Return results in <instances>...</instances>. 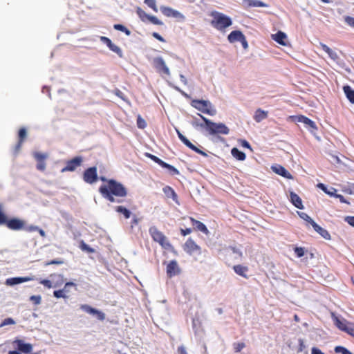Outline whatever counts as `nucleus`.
I'll return each mask as SVG.
<instances>
[{"label":"nucleus","mask_w":354,"mask_h":354,"mask_svg":"<svg viewBox=\"0 0 354 354\" xmlns=\"http://www.w3.org/2000/svg\"><path fill=\"white\" fill-rule=\"evenodd\" d=\"M100 180L106 183L102 185L99 188V192L102 196L111 203H120L113 196L117 197H125L127 195V189L124 186L113 179H106L104 176L100 177Z\"/></svg>","instance_id":"f257e3e1"},{"label":"nucleus","mask_w":354,"mask_h":354,"mask_svg":"<svg viewBox=\"0 0 354 354\" xmlns=\"http://www.w3.org/2000/svg\"><path fill=\"white\" fill-rule=\"evenodd\" d=\"M210 16L212 17V26L219 31H225L227 27L232 24V19L222 12L212 11Z\"/></svg>","instance_id":"f03ea898"},{"label":"nucleus","mask_w":354,"mask_h":354,"mask_svg":"<svg viewBox=\"0 0 354 354\" xmlns=\"http://www.w3.org/2000/svg\"><path fill=\"white\" fill-rule=\"evenodd\" d=\"M198 115L201 117L203 121L207 122V129L206 132L209 135H227L230 133V129L224 124V123H216L214 122L212 120L206 118L203 115L200 113Z\"/></svg>","instance_id":"7ed1b4c3"},{"label":"nucleus","mask_w":354,"mask_h":354,"mask_svg":"<svg viewBox=\"0 0 354 354\" xmlns=\"http://www.w3.org/2000/svg\"><path fill=\"white\" fill-rule=\"evenodd\" d=\"M191 105L202 113L212 116L216 113V110L209 100H193L191 102Z\"/></svg>","instance_id":"20e7f679"},{"label":"nucleus","mask_w":354,"mask_h":354,"mask_svg":"<svg viewBox=\"0 0 354 354\" xmlns=\"http://www.w3.org/2000/svg\"><path fill=\"white\" fill-rule=\"evenodd\" d=\"M149 231L153 240L158 242L162 248L165 249H169L171 248V245L167 240V237L160 231H159L156 227H151Z\"/></svg>","instance_id":"39448f33"},{"label":"nucleus","mask_w":354,"mask_h":354,"mask_svg":"<svg viewBox=\"0 0 354 354\" xmlns=\"http://www.w3.org/2000/svg\"><path fill=\"white\" fill-rule=\"evenodd\" d=\"M80 309L84 312L94 316L97 319L100 321H104L106 318V315L102 311L91 307L88 304H82Z\"/></svg>","instance_id":"423d86ee"},{"label":"nucleus","mask_w":354,"mask_h":354,"mask_svg":"<svg viewBox=\"0 0 354 354\" xmlns=\"http://www.w3.org/2000/svg\"><path fill=\"white\" fill-rule=\"evenodd\" d=\"M152 63L157 72L163 73L167 75H170V71L162 57H154Z\"/></svg>","instance_id":"0eeeda50"},{"label":"nucleus","mask_w":354,"mask_h":354,"mask_svg":"<svg viewBox=\"0 0 354 354\" xmlns=\"http://www.w3.org/2000/svg\"><path fill=\"white\" fill-rule=\"evenodd\" d=\"M177 135L178 138L180 140V141L185 145L187 147H189L190 149L194 151L197 153H199L205 157L207 156V153L202 150H201L199 148L194 145L185 136H183L179 130L176 129Z\"/></svg>","instance_id":"6e6552de"},{"label":"nucleus","mask_w":354,"mask_h":354,"mask_svg":"<svg viewBox=\"0 0 354 354\" xmlns=\"http://www.w3.org/2000/svg\"><path fill=\"white\" fill-rule=\"evenodd\" d=\"M83 179L86 183L89 184L95 183L97 180V168L92 167L86 169L83 174Z\"/></svg>","instance_id":"1a4fd4ad"},{"label":"nucleus","mask_w":354,"mask_h":354,"mask_svg":"<svg viewBox=\"0 0 354 354\" xmlns=\"http://www.w3.org/2000/svg\"><path fill=\"white\" fill-rule=\"evenodd\" d=\"M24 224L25 221L18 218H12L8 220L7 219L6 223V225L8 229L15 231L23 230L24 228Z\"/></svg>","instance_id":"9d476101"},{"label":"nucleus","mask_w":354,"mask_h":354,"mask_svg":"<svg viewBox=\"0 0 354 354\" xmlns=\"http://www.w3.org/2000/svg\"><path fill=\"white\" fill-rule=\"evenodd\" d=\"M184 250L190 255L195 252L201 253V248L191 238L188 239L185 242Z\"/></svg>","instance_id":"9b49d317"},{"label":"nucleus","mask_w":354,"mask_h":354,"mask_svg":"<svg viewBox=\"0 0 354 354\" xmlns=\"http://www.w3.org/2000/svg\"><path fill=\"white\" fill-rule=\"evenodd\" d=\"M82 162V158L80 156L73 158L66 162V165L62 169V172L73 171L75 170L77 167L80 166Z\"/></svg>","instance_id":"f8f14e48"},{"label":"nucleus","mask_w":354,"mask_h":354,"mask_svg":"<svg viewBox=\"0 0 354 354\" xmlns=\"http://www.w3.org/2000/svg\"><path fill=\"white\" fill-rule=\"evenodd\" d=\"M180 272V270L176 260H172L167 264V274L169 277H173Z\"/></svg>","instance_id":"ddd939ff"},{"label":"nucleus","mask_w":354,"mask_h":354,"mask_svg":"<svg viewBox=\"0 0 354 354\" xmlns=\"http://www.w3.org/2000/svg\"><path fill=\"white\" fill-rule=\"evenodd\" d=\"M13 344L17 345V348L24 353H30L32 351V346L30 343H26L21 339H15Z\"/></svg>","instance_id":"4468645a"},{"label":"nucleus","mask_w":354,"mask_h":354,"mask_svg":"<svg viewBox=\"0 0 354 354\" xmlns=\"http://www.w3.org/2000/svg\"><path fill=\"white\" fill-rule=\"evenodd\" d=\"M295 118L298 122L303 123L310 131H313L317 129L315 123L308 118L304 115H298Z\"/></svg>","instance_id":"2eb2a0df"},{"label":"nucleus","mask_w":354,"mask_h":354,"mask_svg":"<svg viewBox=\"0 0 354 354\" xmlns=\"http://www.w3.org/2000/svg\"><path fill=\"white\" fill-rule=\"evenodd\" d=\"M272 170L277 174H279L287 179H292L293 176L288 171L285 167L280 165H274L271 167Z\"/></svg>","instance_id":"dca6fc26"},{"label":"nucleus","mask_w":354,"mask_h":354,"mask_svg":"<svg viewBox=\"0 0 354 354\" xmlns=\"http://www.w3.org/2000/svg\"><path fill=\"white\" fill-rule=\"evenodd\" d=\"M32 279H33L32 277H11V278H8V279H7L6 280L5 284L7 285V286H15V285H17V284H19V283H21L30 281H31Z\"/></svg>","instance_id":"f3484780"},{"label":"nucleus","mask_w":354,"mask_h":354,"mask_svg":"<svg viewBox=\"0 0 354 354\" xmlns=\"http://www.w3.org/2000/svg\"><path fill=\"white\" fill-rule=\"evenodd\" d=\"M160 11L162 13L165 15L166 17H172L175 18L182 17L183 15L180 12L178 11L172 9L171 8L167 7V6H161L160 7Z\"/></svg>","instance_id":"a211bd4d"},{"label":"nucleus","mask_w":354,"mask_h":354,"mask_svg":"<svg viewBox=\"0 0 354 354\" xmlns=\"http://www.w3.org/2000/svg\"><path fill=\"white\" fill-rule=\"evenodd\" d=\"M289 199L292 204L298 209H304V205L301 198L294 192H290Z\"/></svg>","instance_id":"6ab92c4d"},{"label":"nucleus","mask_w":354,"mask_h":354,"mask_svg":"<svg viewBox=\"0 0 354 354\" xmlns=\"http://www.w3.org/2000/svg\"><path fill=\"white\" fill-rule=\"evenodd\" d=\"M272 38L278 44L282 46H286L287 35L281 31L277 32L276 34L272 35Z\"/></svg>","instance_id":"aec40b11"},{"label":"nucleus","mask_w":354,"mask_h":354,"mask_svg":"<svg viewBox=\"0 0 354 354\" xmlns=\"http://www.w3.org/2000/svg\"><path fill=\"white\" fill-rule=\"evenodd\" d=\"M189 219H190L192 224L195 227V228L197 230L202 232L203 233H204L206 235L209 234V232L208 229L207 228L205 225H204L202 222L197 221L192 217H190Z\"/></svg>","instance_id":"412c9836"},{"label":"nucleus","mask_w":354,"mask_h":354,"mask_svg":"<svg viewBox=\"0 0 354 354\" xmlns=\"http://www.w3.org/2000/svg\"><path fill=\"white\" fill-rule=\"evenodd\" d=\"M162 191L167 198H172L174 202L179 204L178 196L173 188L170 186H165L162 188Z\"/></svg>","instance_id":"4be33fe9"},{"label":"nucleus","mask_w":354,"mask_h":354,"mask_svg":"<svg viewBox=\"0 0 354 354\" xmlns=\"http://www.w3.org/2000/svg\"><path fill=\"white\" fill-rule=\"evenodd\" d=\"M244 37V35L240 30H234L231 32L227 36L229 42L234 43L236 41H241V39Z\"/></svg>","instance_id":"5701e85b"},{"label":"nucleus","mask_w":354,"mask_h":354,"mask_svg":"<svg viewBox=\"0 0 354 354\" xmlns=\"http://www.w3.org/2000/svg\"><path fill=\"white\" fill-rule=\"evenodd\" d=\"M320 46L322 47V50H324L329 57L333 59L335 62H337L339 59L338 55L335 51L330 48L327 45L320 43Z\"/></svg>","instance_id":"b1692460"},{"label":"nucleus","mask_w":354,"mask_h":354,"mask_svg":"<svg viewBox=\"0 0 354 354\" xmlns=\"http://www.w3.org/2000/svg\"><path fill=\"white\" fill-rule=\"evenodd\" d=\"M233 270L235 272L236 274H237L239 276H241L245 279L248 278V276L247 274L248 272V268L247 266H244L242 265H236L234 266Z\"/></svg>","instance_id":"393cba45"},{"label":"nucleus","mask_w":354,"mask_h":354,"mask_svg":"<svg viewBox=\"0 0 354 354\" xmlns=\"http://www.w3.org/2000/svg\"><path fill=\"white\" fill-rule=\"evenodd\" d=\"M243 5L247 7H268V5L259 0H243Z\"/></svg>","instance_id":"a878e982"},{"label":"nucleus","mask_w":354,"mask_h":354,"mask_svg":"<svg viewBox=\"0 0 354 354\" xmlns=\"http://www.w3.org/2000/svg\"><path fill=\"white\" fill-rule=\"evenodd\" d=\"M312 227L315 231L319 233L325 239L329 240L330 239V235L326 229L317 225L316 223H313Z\"/></svg>","instance_id":"bb28decb"},{"label":"nucleus","mask_w":354,"mask_h":354,"mask_svg":"<svg viewBox=\"0 0 354 354\" xmlns=\"http://www.w3.org/2000/svg\"><path fill=\"white\" fill-rule=\"evenodd\" d=\"M268 117V111H265L261 109H258L254 115V120L257 122H260L262 120H265Z\"/></svg>","instance_id":"cd10ccee"},{"label":"nucleus","mask_w":354,"mask_h":354,"mask_svg":"<svg viewBox=\"0 0 354 354\" xmlns=\"http://www.w3.org/2000/svg\"><path fill=\"white\" fill-rule=\"evenodd\" d=\"M191 124L195 129H201L206 131L207 126V122L204 121L202 122L198 118L196 117L193 118V120L191 121Z\"/></svg>","instance_id":"c85d7f7f"},{"label":"nucleus","mask_w":354,"mask_h":354,"mask_svg":"<svg viewBox=\"0 0 354 354\" xmlns=\"http://www.w3.org/2000/svg\"><path fill=\"white\" fill-rule=\"evenodd\" d=\"M344 92L349 100V102L352 104H354V90L351 88L350 86H344L343 87Z\"/></svg>","instance_id":"c756f323"},{"label":"nucleus","mask_w":354,"mask_h":354,"mask_svg":"<svg viewBox=\"0 0 354 354\" xmlns=\"http://www.w3.org/2000/svg\"><path fill=\"white\" fill-rule=\"evenodd\" d=\"M231 153L234 158L238 160H244L246 158L245 153L239 151L237 148L234 147L231 150Z\"/></svg>","instance_id":"7c9ffc66"},{"label":"nucleus","mask_w":354,"mask_h":354,"mask_svg":"<svg viewBox=\"0 0 354 354\" xmlns=\"http://www.w3.org/2000/svg\"><path fill=\"white\" fill-rule=\"evenodd\" d=\"M335 326L342 331H344L348 324L345 319H340L337 317L333 318Z\"/></svg>","instance_id":"2f4dec72"},{"label":"nucleus","mask_w":354,"mask_h":354,"mask_svg":"<svg viewBox=\"0 0 354 354\" xmlns=\"http://www.w3.org/2000/svg\"><path fill=\"white\" fill-rule=\"evenodd\" d=\"M317 187L319 188H320L322 191H324L326 194H327L328 195H329L330 196H334L337 192L336 189H335L333 187H330V189H328V187L323 183H319L317 185Z\"/></svg>","instance_id":"473e14b6"},{"label":"nucleus","mask_w":354,"mask_h":354,"mask_svg":"<svg viewBox=\"0 0 354 354\" xmlns=\"http://www.w3.org/2000/svg\"><path fill=\"white\" fill-rule=\"evenodd\" d=\"M27 132L25 128L20 129L19 131V142L16 146V150L18 151L21 146L24 139L26 137Z\"/></svg>","instance_id":"72a5a7b5"},{"label":"nucleus","mask_w":354,"mask_h":354,"mask_svg":"<svg viewBox=\"0 0 354 354\" xmlns=\"http://www.w3.org/2000/svg\"><path fill=\"white\" fill-rule=\"evenodd\" d=\"M115 211L123 214L125 218H129L131 217V212L124 207L117 206L115 207Z\"/></svg>","instance_id":"f704fd0d"},{"label":"nucleus","mask_w":354,"mask_h":354,"mask_svg":"<svg viewBox=\"0 0 354 354\" xmlns=\"http://www.w3.org/2000/svg\"><path fill=\"white\" fill-rule=\"evenodd\" d=\"M161 167L167 169L171 175H177L179 174V171L176 168L164 161L162 163Z\"/></svg>","instance_id":"c9c22d12"},{"label":"nucleus","mask_w":354,"mask_h":354,"mask_svg":"<svg viewBox=\"0 0 354 354\" xmlns=\"http://www.w3.org/2000/svg\"><path fill=\"white\" fill-rule=\"evenodd\" d=\"M297 214L301 218L309 223L311 225H313V223H315L306 213L297 212Z\"/></svg>","instance_id":"e433bc0d"},{"label":"nucleus","mask_w":354,"mask_h":354,"mask_svg":"<svg viewBox=\"0 0 354 354\" xmlns=\"http://www.w3.org/2000/svg\"><path fill=\"white\" fill-rule=\"evenodd\" d=\"M136 13L140 18V19L143 21H145V19H147L149 15L147 14L142 9H141L140 7H138L136 9Z\"/></svg>","instance_id":"4c0bfd02"},{"label":"nucleus","mask_w":354,"mask_h":354,"mask_svg":"<svg viewBox=\"0 0 354 354\" xmlns=\"http://www.w3.org/2000/svg\"><path fill=\"white\" fill-rule=\"evenodd\" d=\"M80 248L82 251H85L88 253H93L95 252L94 249L91 248L88 245H87L83 241H81Z\"/></svg>","instance_id":"58836bf2"},{"label":"nucleus","mask_w":354,"mask_h":354,"mask_svg":"<svg viewBox=\"0 0 354 354\" xmlns=\"http://www.w3.org/2000/svg\"><path fill=\"white\" fill-rule=\"evenodd\" d=\"M114 29L124 32L127 35H130L131 32L124 26L122 24H115L113 26Z\"/></svg>","instance_id":"ea45409f"},{"label":"nucleus","mask_w":354,"mask_h":354,"mask_svg":"<svg viewBox=\"0 0 354 354\" xmlns=\"http://www.w3.org/2000/svg\"><path fill=\"white\" fill-rule=\"evenodd\" d=\"M335 352L336 353L341 354H352V353L344 346H337L335 348Z\"/></svg>","instance_id":"a19ab883"},{"label":"nucleus","mask_w":354,"mask_h":354,"mask_svg":"<svg viewBox=\"0 0 354 354\" xmlns=\"http://www.w3.org/2000/svg\"><path fill=\"white\" fill-rule=\"evenodd\" d=\"M145 3L147 4L149 8H151L154 12H158V8L156 6V0H145Z\"/></svg>","instance_id":"79ce46f5"},{"label":"nucleus","mask_w":354,"mask_h":354,"mask_svg":"<svg viewBox=\"0 0 354 354\" xmlns=\"http://www.w3.org/2000/svg\"><path fill=\"white\" fill-rule=\"evenodd\" d=\"M232 346L234 351L239 353L245 347V344L244 342H234Z\"/></svg>","instance_id":"37998d69"},{"label":"nucleus","mask_w":354,"mask_h":354,"mask_svg":"<svg viewBox=\"0 0 354 354\" xmlns=\"http://www.w3.org/2000/svg\"><path fill=\"white\" fill-rule=\"evenodd\" d=\"M109 49L111 51L115 53L120 57H122V50H121V48L119 46H116L113 43L111 44Z\"/></svg>","instance_id":"c03bdc74"},{"label":"nucleus","mask_w":354,"mask_h":354,"mask_svg":"<svg viewBox=\"0 0 354 354\" xmlns=\"http://www.w3.org/2000/svg\"><path fill=\"white\" fill-rule=\"evenodd\" d=\"M33 156L37 162L45 160L47 158V155L39 152H35Z\"/></svg>","instance_id":"a18cd8bd"},{"label":"nucleus","mask_w":354,"mask_h":354,"mask_svg":"<svg viewBox=\"0 0 354 354\" xmlns=\"http://www.w3.org/2000/svg\"><path fill=\"white\" fill-rule=\"evenodd\" d=\"M15 323H16L15 321L12 318L8 317V318L5 319L1 323L0 328L3 327L7 325H14V324H15Z\"/></svg>","instance_id":"49530a36"},{"label":"nucleus","mask_w":354,"mask_h":354,"mask_svg":"<svg viewBox=\"0 0 354 354\" xmlns=\"http://www.w3.org/2000/svg\"><path fill=\"white\" fill-rule=\"evenodd\" d=\"M150 22H151L153 24L155 25H162L163 23L159 20L155 16H151L149 15L147 19Z\"/></svg>","instance_id":"de8ad7c7"},{"label":"nucleus","mask_w":354,"mask_h":354,"mask_svg":"<svg viewBox=\"0 0 354 354\" xmlns=\"http://www.w3.org/2000/svg\"><path fill=\"white\" fill-rule=\"evenodd\" d=\"M146 156L152 160H153L156 163L158 164L160 166H161L162 163L163 162V161L161 159H160L159 158L154 155L147 153Z\"/></svg>","instance_id":"09e8293b"},{"label":"nucleus","mask_w":354,"mask_h":354,"mask_svg":"<svg viewBox=\"0 0 354 354\" xmlns=\"http://www.w3.org/2000/svg\"><path fill=\"white\" fill-rule=\"evenodd\" d=\"M37 230H39L38 226L33 225L26 226V223L24 224V228L23 229V230H25L28 232H35L37 231Z\"/></svg>","instance_id":"8fccbe9b"},{"label":"nucleus","mask_w":354,"mask_h":354,"mask_svg":"<svg viewBox=\"0 0 354 354\" xmlns=\"http://www.w3.org/2000/svg\"><path fill=\"white\" fill-rule=\"evenodd\" d=\"M7 218L5 214L2 212V205H0V225H6Z\"/></svg>","instance_id":"3c124183"},{"label":"nucleus","mask_w":354,"mask_h":354,"mask_svg":"<svg viewBox=\"0 0 354 354\" xmlns=\"http://www.w3.org/2000/svg\"><path fill=\"white\" fill-rule=\"evenodd\" d=\"M53 295L56 298H67L68 297L64 294V290H58L53 292Z\"/></svg>","instance_id":"603ef678"},{"label":"nucleus","mask_w":354,"mask_h":354,"mask_svg":"<svg viewBox=\"0 0 354 354\" xmlns=\"http://www.w3.org/2000/svg\"><path fill=\"white\" fill-rule=\"evenodd\" d=\"M137 125L138 128L144 129L146 127L147 124L145 120H143L140 116H138L137 120Z\"/></svg>","instance_id":"864d4df0"},{"label":"nucleus","mask_w":354,"mask_h":354,"mask_svg":"<svg viewBox=\"0 0 354 354\" xmlns=\"http://www.w3.org/2000/svg\"><path fill=\"white\" fill-rule=\"evenodd\" d=\"M30 300L35 305H38L41 303V297L40 295H32L30 297Z\"/></svg>","instance_id":"5fc2aeb1"},{"label":"nucleus","mask_w":354,"mask_h":354,"mask_svg":"<svg viewBox=\"0 0 354 354\" xmlns=\"http://www.w3.org/2000/svg\"><path fill=\"white\" fill-rule=\"evenodd\" d=\"M344 21L348 24L349 26L354 28V17H350V16H346L344 17Z\"/></svg>","instance_id":"6e6d98bb"},{"label":"nucleus","mask_w":354,"mask_h":354,"mask_svg":"<svg viewBox=\"0 0 354 354\" xmlns=\"http://www.w3.org/2000/svg\"><path fill=\"white\" fill-rule=\"evenodd\" d=\"M100 39V41L102 42H103L104 44H106L109 48L111 47V44H113L111 40L106 37L101 36Z\"/></svg>","instance_id":"4d7b16f0"},{"label":"nucleus","mask_w":354,"mask_h":354,"mask_svg":"<svg viewBox=\"0 0 354 354\" xmlns=\"http://www.w3.org/2000/svg\"><path fill=\"white\" fill-rule=\"evenodd\" d=\"M100 39V41L102 42H103L104 44H106L109 48L111 47V44H113L111 40L106 37L101 36Z\"/></svg>","instance_id":"13d9d810"},{"label":"nucleus","mask_w":354,"mask_h":354,"mask_svg":"<svg viewBox=\"0 0 354 354\" xmlns=\"http://www.w3.org/2000/svg\"><path fill=\"white\" fill-rule=\"evenodd\" d=\"M39 283L48 288H51L53 287L52 282L48 279H41Z\"/></svg>","instance_id":"bf43d9fd"},{"label":"nucleus","mask_w":354,"mask_h":354,"mask_svg":"<svg viewBox=\"0 0 354 354\" xmlns=\"http://www.w3.org/2000/svg\"><path fill=\"white\" fill-rule=\"evenodd\" d=\"M295 252L298 257H301L304 255V249L303 248H295Z\"/></svg>","instance_id":"052dcab7"},{"label":"nucleus","mask_w":354,"mask_h":354,"mask_svg":"<svg viewBox=\"0 0 354 354\" xmlns=\"http://www.w3.org/2000/svg\"><path fill=\"white\" fill-rule=\"evenodd\" d=\"M36 167L38 170L44 171L46 169L45 160L38 162Z\"/></svg>","instance_id":"680f3d73"},{"label":"nucleus","mask_w":354,"mask_h":354,"mask_svg":"<svg viewBox=\"0 0 354 354\" xmlns=\"http://www.w3.org/2000/svg\"><path fill=\"white\" fill-rule=\"evenodd\" d=\"M344 332L354 337V326L348 324Z\"/></svg>","instance_id":"e2e57ef3"},{"label":"nucleus","mask_w":354,"mask_h":354,"mask_svg":"<svg viewBox=\"0 0 354 354\" xmlns=\"http://www.w3.org/2000/svg\"><path fill=\"white\" fill-rule=\"evenodd\" d=\"M239 142L243 147L248 148V149H250V150H252L251 146L247 140H239Z\"/></svg>","instance_id":"0e129e2a"},{"label":"nucleus","mask_w":354,"mask_h":354,"mask_svg":"<svg viewBox=\"0 0 354 354\" xmlns=\"http://www.w3.org/2000/svg\"><path fill=\"white\" fill-rule=\"evenodd\" d=\"M345 221L347 222L350 225L354 227V216H348L345 218Z\"/></svg>","instance_id":"69168bd1"},{"label":"nucleus","mask_w":354,"mask_h":354,"mask_svg":"<svg viewBox=\"0 0 354 354\" xmlns=\"http://www.w3.org/2000/svg\"><path fill=\"white\" fill-rule=\"evenodd\" d=\"M178 354H188L184 346L181 345L178 348Z\"/></svg>","instance_id":"338daca9"},{"label":"nucleus","mask_w":354,"mask_h":354,"mask_svg":"<svg viewBox=\"0 0 354 354\" xmlns=\"http://www.w3.org/2000/svg\"><path fill=\"white\" fill-rule=\"evenodd\" d=\"M311 354H324L319 348L313 347L311 349Z\"/></svg>","instance_id":"774afa93"}]
</instances>
